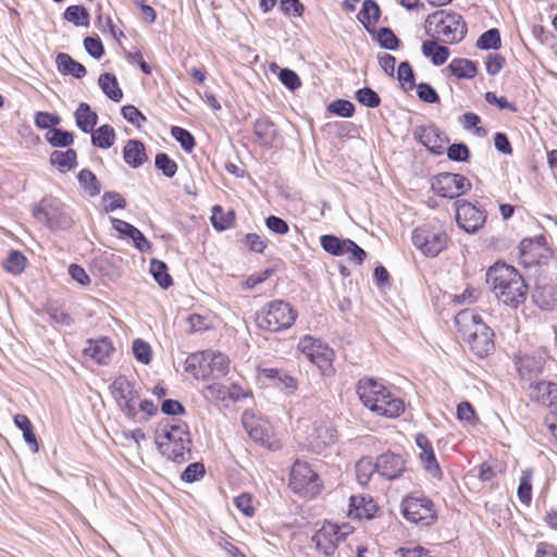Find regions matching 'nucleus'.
<instances>
[{"instance_id":"62","label":"nucleus","mask_w":557,"mask_h":557,"mask_svg":"<svg viewBox=\"0 0 557 557\" xmlns=\"http://www.w3.org/2000/svg\"><path fill=\"white\" fill-rule=\"evenodd\" d=\"M281 11L288 16L300 17L305 12V7L299 0H281Z\"/></svg>"},{"instance_id":"11","label":"nucleus","mask_w":557,"mask_h":557,"mask_svg":"<svg viewBox=\"0 0 557 557\" xmlns=\"http://www.w3.org/2000/svg\"><path fill=\"white\" fill-rule=\"evenodd\" d=\"M243 424L249 437L261 447L270 451H277L283 448V440L270 421L255 414L245 413Z\"/></svg>"},{"instance_id":"30","label":"nucleus","mask_w":557,"mask_h":557,"mask_svg":"<svg viewBox=\"0 0 557 557\" xmlns=\"http://www.w3.org/2000/svg\"><path fill=\"white\" fill-rule=\"evenodd\" d=\"M253 134L260 145L271 146L277 136V129L268 117H260L253 124Z\"/></svg>"},{"instance_id":"19","label":"nucleus","mask_w":557,"mask_h":557,"mask_svg":"<svg viewBox=\"0 0 557 557\" xmlns=\"http://www.w3.org/2000/svg\"><path fill=\"white\" fill-rule=\"evenodd\" d=\"M377 473L386 480H396L407 471L408 460L401 454L386 451L376 458Z\"/></svg>"},{"instance_id":"14","label":"nucleus","mask_w":557,"mask_h":557,"mask_svg":"<svg viewBox=\"0 0 557 557\" xmlns=\"http://www.w3.org/2000/svg\"><path fill=\"white\" fill-rule=\"evenodd\" d=\"M431 188L438 197L455 199L468 194L472 184L462 174L442 172L432 177Z\"/></svg>"},{"instance_id":"52","label":"nucleus","mask_w":557,"mask_h":557,"mask_svg":"<svg viewBox=\"0 0 557 557\" xmlns=\"http://www.w3.org/2000/svg\"><path fill=\"white\" fill-rule=\"evenodd\" d=\"M397 76L400 86L405 90H411L416 87L413 70L408 62H401L399 64Z\"/></svg>"},{"instance_id":"63","label":"nucleus","mask_w":557,"mask_h":557,"mask_svg":"<svg viewBox=\"0 0 557 557\" xmlns=\"http://www.w3.org/2000/svg\"><path fill=\"white\" fill-rule=\"evenodd\" d=\"M396 554L401 557H430L428 549L414 543H407L399 547Z\"/></svg>"},{"instance_id":"41","label":"nucleus","mask_w":557,"mask_h":557,"mask_svg":"<svg viewBox=\"0 0 557 557\" xmlns=\"http://www.w3.org/2000/svg\"><path fill=\"white\" fill-rule=\"evenodd\" d=\"M77 180L89 196L95 197L100 194L101 185L97 176L90 170H81L77 174Z\"/></svg>"},{"instance_id":"28","label":"nucleus","mask_w":557,"mask_h":557,"mask_svg":"<svg viewBox=\"0 0 557 557\" xmlns=\"http://www.w3.org/2000/svg\"><path fill=\"white\" fill-rule=\"evenodd\" d=\"M123 158L129 166L139 168L148 159L145 145L137 139L128 140L123 149Z\"/></svg>"},{"instance_id":"39","label":"nucleus","mask_w":557,"mask_h":557,"mask_svg":"<svg viewBox=\"0 0 557 557\" xmlns=\"http://www.w3.org/2000/svg\"><path fill=\"white\" fill-rule=\"evenodd\" d=\"M235 212L233 210L224 211L220 205L212 208L211 223L216 231H224L232 227L235 223Z\"/></svg>"},{"instance_id":"1","label":"nucleus","mask_w":557,"mask_h":557,"mask_svg":"<svg viewBox=\"0 0 557 557\" xmlns=\"http://www.w3.org/2000/svg\"><path fill=\"white\" fill-rule=\"evenodd\" d=\"M455 324L459 338L475 357L483 359L495 350V334L478 313L461 310L455 318Z\"/></svg>"},{"instance_id":"48","label":"nucleus","mask_w":557,"mask_h":557,"mask_svg":"<svg viewBox=\"0 0 557 557\" xmlns=\"http://www.w3.org/2000/svg\"><path fill=\"white\" fill-rule=\"evenodd\" d=\"M189 333H200L213 327L212 320L209 315L191 313L187 318Z\"/></svg>"},{"instance_id":"3","label":"nucleus","mask_w":557,"mask_h":557,"mask_svg":"<svg viewBox=\"0 0 557 557\" xmlns=\"http://www.w3.org/2000/svg\"><path fill=\"white\" fill-rule=\"evenodd\" d=\"M154 442L162 456L174 462H184L191 446L189 426L178 419L161 420L154 432Z\"/></svg>"},{"instance_id":"64","label":"nucleus","mask_w":557,"mask_h":557,"mask_svg":"<svg viewBox=\"0 0 557 557\" xmlns=\"http://www.w3.org/2000/svg\"><path fill=\"white\" fill-rule=\"evenodd\" d=\"M505 63H506V59L500 53H490L486 57V61H485L486 72L490 75L494 76L502 71Z\"/></svg>"},{"instance_id":"31","label":"nucleus","mask_w":557,"mask_h":557,"mask_svg":"<svg viewBox=\"0 0 557 557\" xmlns=\"http://www.w3.org/2000/svg\"><path fill=\"white\" fill-rule=\"evenodd\" d=\"M55 64L58 71L63 75H72L75 78H82L86 75L85 66L67 53H59L55 59Z\"/></svg>"},{"instance_id":"22","label":"nucleus","mask_w":557,"mask_h":557,"mask_svg":"<svg viewBox=\"0 0 557 557\" xmlns=\"http://www.w3.org/2000/svg\"><path fill=\"white\" fill-rule=\"evenodd\" d=\"M115 347L111 338L102 336L99 338H89L87 346L83 349V355L91 359L97 364L106 366L111 361Z\"/></svg>"},{"instance_id":"5","label":"nucleus","mask_w":557,"mask_h":557,"mask_svg":"<svg viewBox=\"0 0 557 557\" xmlns=\"http://www.w3.org/2000/svg\"><path fill=\"white\" fill-rule=\"evenodd\" d=\"M428 36L441 40L444 45H457L468 34L463 16L450 9H442L429 14L424 21Z\"/></svg>"},{"instance_id":"18","label":"nucleus","mask_w":557,"mask_h":557,"mask_svg":"<svg viewBox=\"0 0 557 557\" xmlns=\"http://www.w3.org/2000/svg\"><path fill=\"white\" fill-rule=\"evenodd\" d=\"M337 441L336 429L324 419H315L306 436V445L317 454L324 451Z\"/></svg>"},{"instance_id":"53","label":"nucleus","mask_w":557,"mask_h":557,"mask_svg":"<svg viewBox=\"0 0 557 557\" xmlns=\"http://www.w3.org/2000/svg\"><path fill=\"white\" fill-rule=\"evenodd\" d=\"M234 505L246 517H252L256 512L253 495L250 493H242L234 498Z\"/></svg>"},{"instance_id":"23","label":"nucleus","mask_w":557,"mask_h":557,"mask_svg":"<svg viewBox=\"0 0 557 557\" xmlns=\"http://www.w3.org/2000/svg\"><path fill=\"white\" fill-rule=\"evenodd\" d=\"M259 375L272 382L273 386L286 395H293L298 389V380L286 371L277 368H259Z\"/></svg>"},{"instance_id":"36","label":"nucleus","mask_w":557,"mask_h":557,"mask_svg":"<svg viewBox=\"0 0 557 557\" xmlns=\"http://www.w3.org/2000/svg\"><path fill=\"white\" fill-rule=\"evenodd\" d=\"M515 366L522 379H530L541 372V362L532 356H516Z\"/></svg>"},{"instance_id":"33","label":"nucleus","mask_w":557,"mask_h":557,"mask_svg":"<svg viewBox=\"0 0 557 557\" xmlns=\"http://www.w3.org/2000/svg\"><path fill=\"white\" fill-rule=\"evenodd\" d=\"M50 163L62 173L70 172L77 166V152L72 148L54 150L50 154Z\"/></svg>"},{"instance_id":"56","label":"nucleus","mask_w":557,"mask_h":557,"mask_svg":"<svg viewBox=\"0 0 557 557\" xmlns=\"http://www.w3.org/2000/svg\"><path fill=\"white\" fill-rule=\"evenodd\" d=\"M329 111L342 117H350L355 113V106L348 100L337 99L329 104Z\"/></svg>"},{"instance_id":"20","label":"nucleus","mask_w":557,"mask_h":557,"mask_svg":"<svg viewBox=\"0 0 557 557\" xmlns=\"http://www.w3.org/2000/svg\"><path fill=\"white\" fill-rule=\"evenodd\" d=\"M413 135L430 152L437 156L444 153L449 143L448 137L433 124L417 127Z\"/></svg>"},{"instance_id":"15","label":"nucleus","mask_w":557,"mask_h":557,"mask_svg":"<svg viewBox=\"0 0 557 557\" xmlns=\"http://www.w3.org/2000/svg\"><path fill=\"white\" fill-rule=\"evenodd\" d=\"M110 393L120 410L129 419L137 417L136 403L139 398L134 385L125 375H119L110 385Z\"/></svg>"},{"instance_id":"4","label":"nucleus","mask_w":557,"mask_h":557,"mask_svg":"<svg viewBox=\"0 0 557 557\" xmlns=\"http://www.w3.org/2000/svg\"><path fill=\"white\" fill-rule=\"evenodd\" d=\"M495 296L505 305L517 308L527 299L528 286L511 265L496 262L486 273Z\"/></svg>"},{"instance_id":"61","label":"nucleus","mask_w":557,"mask_h":557,"mask_svg":"<svg viewBox=\"0 0 557 557\" xmlns=\"http://www.w3.org/2000/svg\"><path fill=\"white\" fill-rule=\"evenodd\" d=\"M447 157L453 161H467L470 157L469 148L465 144H453L445 149Z\"/></svg>"},{"instance_id":"40","label":"nucleus","mask_w":557,"mask_h":557,"mask_svg":"<svg viewBox=\"0 0 557 557\" xmlns=\"http://www.w3.org/2000/svg\"><path fill=\"white\" fill-rule=\"evenodd\" d=\"M375 472H377L376 460L373 461L370 457H362L357 461L356 475L362 486L370 483Z\"/></svg>"},{"instance_id":"2","label":"nucleus","mask_w":557,"mask_h":557,"mask_svg":"<svg viewBox=\"0 0 557 557\" xmlns=\"http://www.w3.org/2000/svg\"><path fill=\"white\" fill-rule=\"evenodd\" d=\"M356 392L362 405L376 416L396 419L405 412L404 400L372 377L360 379Z\"/></svg>"},{"instance_id":"37","label":"nucleus","mask_w":557,"mask_h":557,"mask_svg":"<svg viewBox=\"0 0 557 557\" xmlns=\"http://www.w3.org/2000/svg\"><path fill=\"white\" fill-rule=\"evenodd\" d=\"M116 134L111 125L104 124L96 128L91 134V143L101 149H109L114 145Z\"/></svg>"},{"instance_id":"51","label":"nucleus","mask_w":557,"mask_h":557,"mask_svg":"<svg viewBox=\"0 0 557 557\" xmlns=\"http://www.w3.org/2000/svg\"><path fill=\"white\" fill-rule=\"evenodd\" d=\"M171 134L186 152L193 151L194 147L196 146V141L189 131L180 126H173Z\"/></svg>"},{"instance_id":"32","label":"nucleus","mask_w":557,"mask_h":557,"mask_svg":"<svg viewBox=\"0 0 557 557\" xmlns=\"http://www.w3.org/2000/svg\"><path fill=\"white\" fill-rule=\"evenodd\" d=\"M75 122L82 132L90 133L98 122V114L91 110L88 103L82 102L75 111Z\"/></svg>"},{"instance_id":"60","label":"nucleus","mask_w":557,"mask_h":557,"mask_svg":"<svg viewBox=\"0 0 557 557\" xmlns=\"http://www.w3.org/2000/svg\"><path fill=\"white\" fill-rule=\"evenodd\" d=\"M61 122L60 116L49 112L39 111L35 115V124L38 128H54Z\"/></svg>"},{"instance_id":"27","label":"nucleus","mask_w":557,"mask_h":557,"mask_svg":"<svg viewBox=\"0 0 557 557\" xmlns=\"http://www.w3.org/2000/svg\"><path fill=\"white\" fill-rule=\"evenodd\" d=\"M534 302L544 310L557 308V285H537L532 294Z\"/></svg>"},{"instance_id":"12","label":"nucleus","mask_w":557,"mask_h":557,"mask_svg":"<svg viewBox=\"0 0 557 557\" xmlns=\"http://www.w3.org/2000/svg\"><path fill=\"white\" fill-rule=\"evenodd\" d=\"M401 513L409 522L428 527L437 520L435 505L426 496L408 495L401 500Z\"/></svg>"},{"instance_id":"58","label":"nucleus","mask_w":557,"mask_h":557,"mask_svg":"<svg viewBox=\"0 0 557 557\" xmlns=\"http://www.w3.org/2000/svg\"><path fill=\"white\" fill-rule=\"evenodd\" d=\"M356 99L358 102L369 108H376L381 103L380 96L373 89L368 87L357 90Z\"/></svg>"},{"instance_id":"57","label":"nucleus","mask_w":557,"mask_h":557,"mask_svg":"<svg viewBox=\"0 0 557 557\" xmlns=\"http://www.w3.org/2000/svg\"><path fill=\"white\" fill-rule=\"evenodd\" d=\"M121 112L123 117L137 128H140L147 121V117L143 114V112L133 104L124 106Z\"/></svg>"},{"instance_id":"50","label":"nucleus","mask_w":557,"mask_h":557,"mask_svg":"<svg viewBox=\"0 0 557 557\" xmlns=\"http://www.w3.org/2000/svg\"><path fill=\"white\" fill-rule=\"evenodd\" d=\"M132 350L136 360L143 364H149L152 359L150 345L144 339L137 338L133 342Z\"/></svg>"},{"instance_id":"7","label":"nucleus","mask_w":557,"mask_h":557,"mask_svg":"<svg viewBox=\"0 0 557 557\" xmlns=\"http://www.w3.org/2000/svg\"><path fill=\"white\" fill-rule=\"evenodd\" d=\"M297 317V310L289 302L275 299L257 312L256 322L259 329L274 333L292 327Z\"/></svg>"},{"instance_id":"16","label":"nucleus","mask_w":557,"mask_h":557,"mask_svg":"<svg viewBox=\"0 0 557 557\" xmlns=\"http://www.w3.org/2000/svg\"><path fill=\"white\" fill-rule=\"evenodd\" d=\"M455 218L461 230L467 233H475L484 226L487 212L484 208L468 200H457L455 202Z\"/></svg>"},{"instance_id":"24","label":"nucleus","mask_w":557,"mask_h":557,"mask_svg":"<svg viewBox=\"0 0 557 557\" xmlns=\"http://www.w3.org/2000/svg\"><path fill=\"white\" fill-rule=\"evenodd\" d=\"M532 397L540 405L557 414V383L540 381L532 385Z\"/></svg>"},{"instance_id":"35","label":"nucleus","mask_w":557,"mask_h":557,"mask_svg":"<svg viewBox=\"0 0 557 557\" xmlns=\"http://www.w3.org/2000/svg\"><path fill=\"white\" fill-rule=\"evenodd\" d=\"M14 424L23 432L24 441L28 444L30 450L33 453H37L39 450V444L34 431L33 423L28 417L22 413L15 414Z\"/></svg>"},{"instance_id":"21","label":"nucleus","mask_w":557,"mask_h":557,"mask_svg":"<svg viewBox=\"0 0 557 557\" xmlns=\"http://www.w3.org/2000/svg\"><path fill=\"white\" fill-rule=\"evenodd\" d=\"M414 442L419 448L418 459L423 469L434 479H442L443 472L436 459L433 445L429 437L423 433H418L414 436Z\"/></svg>"},{"instance_id":"55","label":"nucleus","mask_w":557,"mask_h":557,"mask_svg":"<svg viewBox=\"0 0 557 557\" xmlns=\"http://www.w3.org/2000/svg\"><path fill=\"white\" fill-rule=\"evenodd\" d=\"M102 202L104 205L106 212H112L116 209H124L126 207V200L124 197L114 191H107L102 195Z\"/></svg>"},{"instance_id":"9","label":"nucleus","mask_w":557,"mask_h":557,"mask_svg":"<svg viewBox=\"0 0 557 557\" xmlns=\"http://www.w3.org/2000/svg\"><path fill=\"white\" fill-rule=\"evenodd\" d=\"M297 350L302 354L306 359L318 368L324 376H333L336 373L334 367L335 351L323 339L312 335H304L297 343Z\"/></svg>"},{"instance_id":"25","label":"nucleus","mask_w":557,"mask_h":557,"mask_svg":"<svg viewBox=\"0 0 557 557\" xmlns=\"http://www.w3.org/2000/svg\"><path fill=\"white\" fill-rule=\"evenodd\" d=\"M377 511V506L371 497L354 495L350 497L348 516L352 519H372Z\"/></svg>"},{"instance_id":"13","label":"nucleus","mask_w":557,"mask_h":557,"mask_svg":"<svg viewBox=\"0 0 557 557\" xmlns=\"http://www.w3.org/2000/svg\"><path fill=\"white\" fill-rule=\"evenodd\" d=\"M352 531L354 528L348 523L335 524L324 522L313 534L312 542L320 553L325 556H332L336 552L338 544L351 534Z\"/></svg>"},{"instance_id":"59","label":"nucleus","mask_w":557,"mask_h":557,"mask_svg":"<svg viewBox=\"0 0 557 557\" xmlns=\"http://www.w3.org/2000/svg\"><path fill=\"white\" fill-rule=\"evenodd\" d=\"M206 474L205 465L202 462H193L183 471L181 479L184 482L193 483L202 479Z\"/></svg>"},{"instance_id":"29","label":"nucleus","mask_w":557,"mask_h":557,"mask_svg":"<svg viewBox=\"0 0 557 557\" xmlns=\"http://www.w3.org/2000/svg\"><path fill=\"white\" fill-rule=\"evenodd\" d=\"M447 71L457 79H471L478 74L476 63L465 58H455L447 66Z\"/></svg>"},{"instance_id":"54","label":"nucleus","mask_w":557,"mask_h":557,"mask_svg":"<svg viewBox=\"0 0 557 557\" xmlns=\"http://www.w3.org/2000/svg\"><path fill=\"white\" fill-rule=\"evenodd\" d=\"M456 416L459 421L467 422L471 425H475L479 422V417L469 401H461L457 406Z\"/></svg>"},{"instance_id":"17","label":"nucleus","mask_w":557,"mask_h":557,"mask_svg":"<svg viewBox=\"0 0 557 557\" xmlns=\"http://www.w3.org/2000/svg\"><path fill=\"white\" fill-rule=\"evenodd\" d=\"M552 257V250L547 246L543 235L535 238H524L519 246V262L525 268L540 265Z\"/></svg>"},{"instance_id":"42","label":"nucleus","mask_w":557,"mask_h":557,"mask_svg":"<svg viewBox=\"0 0 557 557\" xmlns=\"http://www.w3.org/2000/svg\"><path fill=\"white\" fill-rule=\"evenodd\" d=\"M475 46L480 50H498L502 47V37L497 28L484 32L476 40Z\"/></svg>"},{"instance_id":"34","label":"nucleus","mask_w":557,"mask_h":557,"mask_svg":"<svg viewBox=\"0 0 557 557\" xmlns=\"http://www.w3.org/2000/svg\"><path fill=\"white\" fill-rule=\"evenodd\" d=\"M381 16L379 4L374 0H364L362 9L358 13V20L368 29L375 27Z\"/></svg>"},{"instance_id":"38","label":"nucleus","mask_w":557,"mask_h":557,"mask_svg":"<svg viewBox=\"0 0 557 557\" xmlns=\"http://www.w3.org/2000/svg\"><path fill=\"white\" fill-rule=\"evenodd\" d=\"M98 84L101 90L111 100L119 102L123 98V91L119 87V83L115 75L111 73H103L99 76Z\"/></svg>"},{"instance_id":"6","label":"nucleus","mask_w":557,"mask_h":557,"mask_svg":"<svg viewBox=\"0 0 557 557\" xmlns=\"http://www.w3.org/2000/svg\"><path fill=\"white\" fill-rule=\"evenodd\" d=\"M230 359L226 355L214 350H201L190 354L184 369L196 380L210 382L225 376L228 372Z\"/></svg>"},{"instance_id":"45","label":"nucleus","mask_w":557,"mask_h":557,"mask_svg":"<svg viewBox=\"0 0 557 557\" xmlns=\"http://www.w3.org/2000/svg\"><path fill=\"white\" fill-rule=\"evenodd\" d=\"M517 495L523 505H530L532 500V471H522Z\"/></svg>"},{"instance_id":"44","label":"nucleus","mask_w":557,"mask_h":557,"mask_svg":"<svg viewBox=\"0 0 557 557\" xmlns=\"http://www.w3.org/2000/svg\"><path fill=\"white\" fill-rule=\"evenodd\" d=\"M150 272L162 288L166 289L173 284L168 267L163 261L153 259L150 263Z\"/></svg>"},{"instance_id":"46","label":"nucleus","mask_w":557,"mask_h":557,"mask_svg":"<svg viewBox=\"0 0 557 557\" xmlns=\"http://www.w3.org/2000/svg\"><path fill=\"white\" fill-rule=\"evenodd\" d=\"M26 262L27 259L22 252L12 250L4 260L3 267L8 272L16 275L24 271Z\"/></svg>"},{"instance_id":"43","label":"nucleus","mask_w":557,"mask_h":557,"mask_svg":"<svg viewBox=\"0 0 557 557\" xmlns=\"http://www.w3.org/2000/svg\"><path fill=\"white\" fill-rule=\"evenodd\" d=\"M46 139L52 147H69L74 143V134L54 127L48 131Z\"/></svg>"},{"instance_id":"8","label":"nucleus","mask_w":557,"mask_h":557,"mask_svg":"<svg viewBox=\"0 0 557 557\" xmlns=\"http://www.w3.org/2000/svg\"><path fill=\"white\" fill-rule=\"evenodd\" d=\"M411 242L423 256L434 258L447 249L450 237L442 223L430 221L412 231Z\"/></svg>"},{"instance_id":"10","label":"nucleus","mask_w":557,"mask_h":557,"mask_svg":"<svg viewBox=\"0 0 557 557\" xmlns=\"http://www.w3.org/2000/svg\"><path fill=\"white\" fill-rule=\"evenodd\" d=\"M288 487L301 497L314 498L321 493L323 483L309 462L296 459L289 471Z\"/></svg>"},{"instance_id":"47","label":"nucleus","mask_w":557,"mask_h":557,"mask_svg":"<svg viewBox=\"0 0 557 557\" xmlns=\"http://www.w3.org/2000/svg\"><path fill=\"white\" fill-rule=\"evenodd\" d=\"M64 18L76 26L88 25L89 14L84 7L70 5L64 12Z\"/></svg>"},{"instance_id":"26","label":"nucleus","mask_w":557,"mask_h":557,"mask_svg":"<svg viewBox=\"0 0 557 557\" xmlns=\"http://www.w3.org/2000/svg\"><path fill=\"white\" fill-rule=\"evenodd\" d=\"M421 51L423 55L431 59V62L436 66L446 63L450 55L449 49L442 44L441 40L435 38L423 41Z\"/></svg>"},{"instance_id":"49","label":"nucleus","mask_w":557,"mask_h":557,"mask_svg":"<svg viewBox=\"0 0 557 557\" xmlns=\"http://www.w3.org/2000/svg\"><path fill=\"white\" fill-rule=\"evenodd\" d=\"M154 164L169 178L173 177L178 169L177 163L164 152L157 153Z\"/></svg>"}]
</instances>
